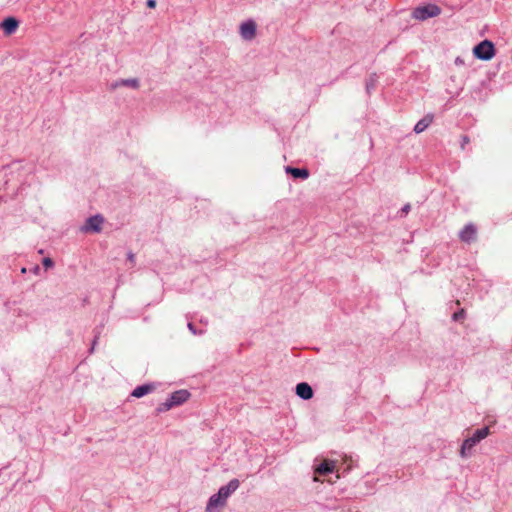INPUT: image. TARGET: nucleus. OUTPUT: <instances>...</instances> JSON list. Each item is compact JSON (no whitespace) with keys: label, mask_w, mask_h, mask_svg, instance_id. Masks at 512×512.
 I'll list each match as a JSON object with an SVG mask.
<instances>
[{"label":"nucleus","mask_w":512,"mask_h":512,"mask_svg":"<svg viewBox=\"0 0 512 512\" xmlns=\"http://www.w3.org/2000/svg\"><path fill=\"white\" fill-rule=\"evenodd\" d=\"M489 435V428L484 427L475 431V433L467 438L460 449V454L463 458L468 457L473 447L481 440L485 439Z\"/></svg>","instance_id":"nucleus-1"},{"label":"nucleus","mask_w":512,"mask_h":512,"mask_svg":"<svg viewBox=\"0 0 512 512\" xmlns=\"http://www.w3.org/2000/svg\"><path fill=\"white\" fill-rule=\"evenodd\" d=\"M496 54V49L492 41L483 40L473 48V55L483 61L491 60Z\"/></svg>","instance_id":"nucleus-2"},{"label":"nucleus","mask_w":512,"mask_h":512,"mask_svg":"<svg viewBox=\"0 0 512 512\" xmlns=\"http://www.w3.org/2000/svg\"><path fill=\"white\" fill-rule=\"evenodd\" d=\"M441 10L436 5H429L425 7H418L413 12V17L418 20H425L430 17H435L440 14Z\"/></svg>","instance_id":"nucleus-3"},{"label":"nucleus","mask_w":512,"mask_h":512,"mask_svg":"<svg viewBox=\"0 0 512 512\" xmlns=\"http://www.w3.org/2000/svg\"><path fill=\"white\" fill-rule=\"evenodd\" d=\"M227 504V500L221 498L218 493L212 495L205 508V512H221Z\"/></svg>","instance_id":"nucleus-4"},{"label":"nucleus","mask_w":512,"mask_h":512,"mask_svg":"<svg viewBox=\"0 0 512 512\" xmlns=\"http://www.w3.org/2000/svg\"><path fill=\"white\" fill-rule=\"evenodd\" d=\"M103 222L104 219L100 215L92 216L87 219L82 230L85 232H100L102 229Z\"/></svg>","instance_id":"nucleus-5"},{"label":"nucleus","mask_w":512,"mask_h":512,"mask_svg":"<svg viewBox=\"0 0 512 512\" xmlns=\"http://www.w3.org/2000/svg\"><path fill=\"white\" fill-rule=\"evenodd\" d=\"M240 35L245 40H252L256 36V23L252 20L243 22L240 25Z\"/></svg>","instance_id":"nucleus-6"},{"label":"nucleus","mask_w":512,"mask_h":512,"mask_svg":"<svg viewBox=\"0 0 512 512\" xmlns=\"http://www.w3.org/2000/svg\"><path fill=\"white\" fill-rule=\"evenodd\" d=\"M240 482L238 479H232L229 481V483L225 486H222L218 490V494L221 498H224L225 500H228L230 495L234 493L239 488Z\"/></svg>","instance_id":"nucleus-7"},{"label":"nucleus","mask_w":512,"mask_h":512,"mask_svg":"<svg viewBox=\"0 0 512 512\" xmlns=\"http://www.w3.org/2000/svg\"><path fill=\"white\" fill-rule=\"evenodd\" d=\"M19 26V22L14 17H8L0 23V28L4 31L5 35L13 34Z\"/></svg>","instance_id":"nucleus-8"},{"label":"nucleus","mask_w":512,"mask_h":512,"mask_svg":"<svg viewBox=\"0 0 512 512\" xmlns=\"http://www.w3.org/2000/svg\"><path fill=\"white\" fill-rule=\"evenodd\" d=\"M190 393L187 390H179L171 394L168 399L173 406L180 405L188 400Z\"/></svg>","instance_id":"nucleus-9"},{"label":"nucleus","mask_w":512,"mask_h":512,"mask_svg":"<svg viewBox=\"0 0 512 512\" xmlns=\"http://www.w3.org/2000/svg\"><path fill=\"white\" fill-rule=\"evenodd\" d=\"M296 394L304 400H309L313 397V390L309 384L302 382L297 384Z\"/></svg>","instance_id":"nucleus-10"},{"label":"nucleus","mask_w":512,"mask_h":512,"mask_svg":"<svg viewBox=\"0 0 512 512\" xmlns=\"http://www.w3.org/2000/svg\"><path fill=\"white\" fill-rule=\"evenodd\" d=\"M460 239L464 242H471L476 238V228L473 225H467L460 232Z\"/></svg>","instance_id":"nucleus-11"},{"label":"nucleus","mask_w":512,"mask_h":512,"mask_svg":"<svg viewBox=\"0 0 512 512\" xmlns=\"http://www.w3.org/2000/svg\"><path fill=\"white\" fill-rule=\"evenodd\" d=\"M119 87H128L131 89H138L139 88V80L136 78L123 79V80L117 81L112 84L113 89H116Z\"/></svg>","instance_id":"nucleus-12"},{"label":"nucleus","mask_w":512,"mask_h":512,"mask_svg":"<svg viewBox=\"0 0 512 512\" xmlns=\"http://www.w3.org/2000/svg\"><path fill=\"white\" fill-rule=\"evenodd\" d=\"M286 172L291 174L294 178L306 179L309 176V171L305 168L286 167Z\"/></svg>","instance_id":"nucleus-13"},{"label":"nucleus","mask_w":512,"mask_h":512,"mask_svg":"<svg viewBox=\"0 0 512 512\" xmlns=\"http://www.w3.org/2000/svg\"><path fill=\"white\" fill-rule=\"evenodd\" d=\"M433 121V117L431 115L425 116L423 119L417 122L414 127V131L416 133L423 132Z\"/></svg>","instance_id":"nucleus-14"},{"label":"nucleus","mask_w":512,"mask_h":512,"mask_svg":"<svg viewBox=\"0 0 512 512\" xmlns=\"http://www.w3.org/2000/svg\"><path fill=\"white\" fill-rule=\"evenodd\" d=\"M152 390H153V386L152 385H142V386L136 387L133 390L131 395L133 397L140 398V397H143L144 395L148 394Z\"/></svg>","instance_id":"nucleus-15"},{"label":"nucleus","mask_w":512,"mask_h":512,"mask_svg":"<svg viewBox=\"0 0 512 512\" xmlns=\"http://www.w3.org/2000/svg\"><path fill=\"white\" fill-rule=\"evenodd\" d=\"M334 464L329 462H323L316 468V473L318 474H327L334 471Z\"/></svg>","instance_id":"nucleus-16"},{"label":"nucleus","mask_w":512,"mask_h":512,"mask_svg":"<svg viewBox=\"0 0 512 512\" xmlns=\"http://www.w3.org/2000/svg\"><path fill=\"white\" fill-rule=\"evenodd\" d=\"M172 407H174V406L171 404V402L169 400H167L166 402L161 403L158 406L157 412L158 413L166 412V411L170 410Z\"/></svg>","instance_id":"nucleus-17"},{"label":"nucleus","mask_w":512,"mask_h":512,"mask_svg":"<svg viewBox=\"0 0 512 512\" xmlns=\"http://www.w3.org/2000/svg\"><path fill=\"white\" fill-rule=\"evenodd\" d=\"M42 263H43V265H44V267H45V268H51V267H53V265H54V263H53L52 259H51V258H49V257L44 258V259H43V261H42Z\"/></svg>","instance_id":"nucleus-18"},{"label":"nucleus","mask_w":512,"mask_h":512,"mask_svg":"<svg viewBox=\"0 0 512 512\" xmlns=\"http://www.w3.org/2000/svg\"><path fill=\"white\" fill-rule=\"evenodd\" d=\"M464 317V310H460L453 314V320L458 321Z\"/></svg>","instance_id":"nucleus-19"},{"label":"nucleus","mask_w":512,"mask_h":512,"mask_svg":"<svg viewBox=\"0 0 512 512\" xmlns=\"http://www.w3.org/2000/svg\"><path fill=\"white\" fill-rule=\"evenodd\" d=\"M464 63H465V61H464V59H463V58H461V57H457V58L455 59V64H456V65H459V66H460V65H464Z\"/></svg>","instance_id":"nucleus-20"},{"label":"nucleus","mask_w":512,"mask_h":512,"mask_svg":"<svg viewBox=\"0 0 512 512\" xmlns=\"http://www.w3.org/2000/svg\"><path fill=\"white\" fill-rule=\"evenodd\" d=\"M147 6L150 7V8H154L156 6V1L155 0H148L147 1Z\"/></svg>","instance_id":"nucleus-21"},{"label":"nucleus","mask_w":512,"mask_h":512,"mask_svg":"<svg viewBox=\"0 0 512 512\" xmlns=\"http://www.w3.org/2000/svg\"><path fill=\"white\" fill-rule=\"evenodd\" d=\"M188 329L193 333L196 334V329L192 323H188Z\"/></svg>","instance_id":"nucleus-22"},{"label":"nucleus","mask_w":512,"mask_h":512,"mask_svg":"<svg viewBox=\"0 0 512 512\" xmlns=\"http://www.w3.org/2000/svg\"><path fill=\"white\" fill-rule=\"evenodd\" d=\"M409 211H410V205H409V204H407V205H405V206L403 207L402 212H403L404 214H407Z\"/></svg>","instance_id":"nucleus-23"},{"label":"nucleus","mask_w":512,"mask_h":512,"mask_svg":"<svg viewBox=\"0 0 512 512\" xmlns=\"http://www.w3.org/2000/svg\"><path fill=\"white\" fill-rule=\"evenodd\" d=\"M129 260H130V261H133V260H134V255H133V254H129Z\"/></svg>","instance_id":"nucleus-24"}]
</instances>
